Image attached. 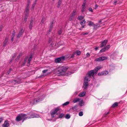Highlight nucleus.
<instances>
[{"mask_svg": "<svg viewBox=\"0 0 127 127\" xmlns=\"http://www.w3.org/2000/svg\"><path fill=\"white\" fill-rule=\"evenodd\" d=\"M27 115L26 114H19V115L17 116L16 117V121L19 122L21 121L23 119L22 122L25 120L26 119H30L32 118H38L39 117V116L38 115L36 114H33L31 115L29 117H26Z\"/></svg>", "mask_w": 127, "mask_h": 127, "instance_id": "obj_1", "label": "nucleus"}, {"mask_svg": "<svg viewBox=\"0 0 127 127\" xmlns=\"http://www.w3.org/2000/svg\"><path fill=\"white\" fill-rule=\"evenodd\" d=\"M95 74L94 70H92L89 71L85 78L83 88L84 90L86 89L88 86V82L90 81L89 79L92 76H93Z\"/></svg>", "mask_w": 127, "mask_h": 127, "instance_id": "obj_2", "label": "nucleus"}, {"mask_svg": "<svg viewBox=\"0 0 127 127\" xmlns=\"http://www.w3.org/2000/svg\"><path fill=\"white\" fill-rule=\"evenodd\" d=\"M44 97L43 96H39L37 98H33L32 99H29L30 100V103L32 105H33L34 104L37 103L42 100L44 98Z\"/></svg>", "mask_w": 127, "mask_h": 127, "instance_id": "obj_3", "label": "nucleus"}, {"mask_svg": "<svg viewBox=\"0 0 127 127\" xmlns=\"http://www.w3.org/2000/svg\"><path fill=\"white\" fill-rule=\"evenodd\" d=\"M61 110L60 109L57 108L52 112L51 113L52 117L54 118L55 116V114L57 115L61 113Z\"/></svg>", "mask_w": 127, "mask_h": 127, "instance_id": "obj_4", "label": "nucleus"}, {"mask_svg": "<svg viewBox=\"0 0 127 127\" xmlns=\"http://www.w3.org/2000/svg\"><path fill=\"white\" fill-rule=\"evenodd\" d=\"M68 67L65 66H60L58 68V71L59 73L65 72L67 70Z\"/></svg>", "mask_w": 127, "mask_h": 127, "instance_id": "obj_5", "label": "nucleus"}, {"mask_svg": "<svg viewBox=\"0 0 127 127\" xmlns=\"http://www.w3.org/2000/svg\"><path fill=\"white\" fill-rule=\"evenodd\" d=\"M75 53H73L71 54H68L65 55L64 56H62L64 57V60L67 59L71 58L74 57L75 56Z\"/></svg>", "mask_w": 127, "mask_h": 127, "instance_id": "obj_6", "label": "nucleus"}, {"mask_svg": "<svg viewBox=\"0 0 127 127\" xmlns=\"http://www.w3.org/2000/svg\"><path fill=\"white\" fill-rule=\"evenodd\" d=\"M108 57L105 56H102L96 58L95 61H96L99 62L101 61H103L104 60L107 59Z\"/></svg>", "mask_w": 127, "mask_h": 127, "instance_id": "obj_7", "label": "nucleus"}, {"mask_svg": "<svg viewBox=\"0 0 127 127\" xmlns=\"http://www.w3.org/2000/svg\"><path fill=\"white\" fill-rule=\"evenodd\" d=\"M64 60V57L61 56L59 58H56L55 60V62L56 63H60L61 61Z\"/></svg>", "mask_w": 127, "mask_h": 127, "instance_id": "obj_8", "label": "nucleus"}, {"mask_svg": "<svg viewBox=\"0 0 127 127\" xmlns=\"http://www.w3.org/2000/svg\"><path fill=\"white\" fill-rule=\"evenodd\" d=\"M107 42V40H105L101 42V43L100 44V47L102 48L104 47H105L106 46Z\"/></svg>", "mask_w": 127, "mask_h": 127, "instance_id": "obj_9", "label": "nucleus"}, {"mask_svg": "<svg viewBox=\"0 0 127 127\" xmlns=\"http://www.w3.org/2000/svg\"><path fill=\"white\" fill-rule=\"evenodd\" d=\"M24 32V30L22 28H21L20 29L19 33L17 35V37L19 38L23 34Z\"/></svg>", "mask_w": 127, "mask_h": 127, "instance_id": "obj_10", "label": "nucleus"}, {"mask_svg": "<svg viewBox=\"0 0 127 127\" xmlns=\"http://www.w3.org/2000/svg\"><path fill=\"white\" fill-rule=\"evenodd\" d=\"M9 126V124L8 123V121L7 120H5L4 124L2 125L3 127H7Z\"/></svg>", "mask_w": 127, "mask_h": 127, "instance_id": "obj_11", "label": "nucleus"}, {"mask_svg": "<svg viewBox=\"0 0 127 127\" xmlns=\"http://www.w3.org/2000/svg\"><path fill=\"white\" fill-rule=\"evenodd\" d=\"M101 68V67L100 66H97L96 67H95L94 69L93 70H94V73H96Z\"/></svg>", "mask_w": 127, "mask_h": 127, "instance_id": "obj_12", "label": "nucleus"}, {"mask_svg": "<svg viewBox=\"0 0 127 127\" xmlns=\"http://www.w3.org/2000/svg\"><path fill=\"white\" fill-rule=\"evenodd\" d=\"M11 70H12L11 68H10V69H9L8 71L7 72H5V71L3 73L2 75L3 76H5L9 74V73H10V72L11 71Z\"/></svg>", "mask_w": 127, "mask_h": 127, "instance_id": "obj_13", "label": "nucleus"}, {"mask_svg": "<svg viewBox=\"0 0 127 127\" xmlns=\"http://www.w3.org/2000/svg\"><path fill=\"white\" fill-rule=\"evenodd\" d=\"M33 56V54H31L29 57L28 58L27 60L28 61L27 62V64H30V62L31 61L32 59V58Z\"/></svg>", "mask_w": 127, "mask_h": 127, "instance_id": "obj_14", "label": "nucleus"}, {"mask_svg": "<svg viewBox=\"0 0 127 127\" xmlns=\"http://www.w3.org/2000/svg\"><path fill=\"white\" fill-rule=\"evenodd\" d=\"M80 100L81 99L80 98H79L78 97H76L74 98L73 99V102L74 103H76L80 101Z\"/></svg>", "mask_w": 127, "mask_h": 127, "instance_id": "obj_15", "label": "nucleus"}, {"mask_svg": "<svg viewBox=\"0 0 127 127\" xmlns=\"http://www.w3.org/2000/svg\"><path fill=\"white\" fill-rule=\"evenodd\" d=\"M28 58V57H26L24 59L23 63L22 64V66H24L27 62Z\"/></svg>", "mask_w": 127, "mask_h": 127, "instance_id": "obj_16", "label": "nucleus"}, {"mask_svg": "<svg viewBox=\"0 0 127 127\" xmlns=\"http://www.w3.org/2000/svg\"><path fill=\"white\" fill-rule=\"evenodd\" d=\"M29 6H27L25 10L26 12V14H29Z\"/></svg>", "mask_w": 127, "mask_h": 127, "instance_id": "obj_17", "label": "nucleus"}, {"mask_svg": "<svg viewBox=\"0 0 127 127\" xmlns=\"http://www.w3.org/2000/svg\"><path fill=\"white\" fill-rule=\"evenodd\" d=\"M8 38L7 37H6L5 40L3 44V46L5 47L8 41Z\"/></svg>", "mask_w": 127, "mask_h": 127, "instance_id": "obj_18", "label": "nucleus"}, {"mask_svg": "<svg viewBox=\"0 0 127 127\" xmlns=\"http://www.w3.org/2000/svg\"><path fill=\"white\" fill-rule=\"evenodd\" d=\"M79 104L80 106H83L84 104V102L83 100L82 99L79 101Z\"/></svg>", "mask_w": 127, "mask_h": 127, "instance_id": "obj_19", "label": "nucleus"}, {"mask_svg": "<svg viewBox=\"0 0 127 127\" xmlns=\"http://www.w3.org/2000/svg\"><path fill=\"white\" fill-rule=\"evenodd\" d=\"M53 22H52L50 26L49 30L48 31V33H50L51 32V31L52 29V28L53 26Z\"/></svg>", "mask_w": 127, "mask_h": 127, "instance_id": "obj_20", "label": "nucleus"}, {"mask_svg": "<svg viewBox=\"0 0 127 127\" xmlns=\"http://www.w3.org/2000/svg\"><path fill=\"white\" fill-rule=\"evenodd\" d=\"M81 53V52L80 51H79L78 50H77L75 51L73 53H75V55L76 54L77 55H79Z\"/></svg>", "mask_w": 127, "mask_h": 127, "instance_id": "obj_21", "label": "nucleus"}, {"mask_svg": "<svg viewBox=\"0 0 127 127\" xmlns=\"http://www.w3.org/2000/svg\"><path fill=\"white\" fill-rule=\"evenodd\" d=\"M86 92H83L82 93L79 94V96L80 97H82L84 96L86 94Z\"/></svg>", "mask_w": 127, "mask_h": 127, "instance_id": "obj_22", "label": "nucleus"}, {"mask_svg": "<svg viewBox=\"0 0 127 127\" xmlns=\"http://www.w3.org/2000/svg\"><path fill=\"white\" fill-rule=\"evenodd\" d=\"M76 10H74L71 14V15H72V17H74L76 14Z\"/></svg>", "mask_w": 127, "mask_h": 127, "instance_id": "obj_23", "label": "nucleus"}, {"mask_svg": "<svg viewBox=\"0 0 127 127\" xmlns=\"http://www.w3.org/2000/svg\"><path fill=\"white\" fill-rule=\"evenodd\" d=\"M17 55V54L16 53H15L13 54V55L12 56V58H11V61H10L9 63H11L12 62V61L14 60V58L16 57Z\"/></svg>", "mask_w": 127, "mask_h": 127, "instance_id": "obj_24", "label": "nucleus"}, {"mask_svg": "<svg viewBox=\"0 0 127 127\" xmlns=\"http://www.w3.org/2000/svg\"><path fill=\"white\" fill-rule=\"evenodd\" d=\"M37 0H35L34 2L32 4V7L31 8V10H33L34 7L35 5Z\"/></svg>", "mask_w": 127, "mask_h": 127, "instance_id": "obj_25", "label": "nucleus"}, {"mask_svg": "<svg viewBox=\"0 0 127 127\" xmlns=\"http://www.w3.org/2000/svg\"><path fill=\"white\" fill-rule=\"evenodd\" d=\"M93 26L94 27V29L96 30L100 26L98 24H96V25L94 24Z\"/></svg>", "mask_w": 127, "mask_h": 127, "instance_id": "obj_26", "label": "nucleus"}, {"mask_svg": "<svg viewBox=\"0 0 127 127\" xmlns=\"http://www.w3.org/2000/svg\"><path fill=\"white\" fill-rule=\"evenodd\" d=\"M62 0H59L57 6V7L58 8H59L60 7L62 3Z\"/></svg>", "mask_w": 127, "mask_h": 127, "instance_id": "obj_27", "label": "nucleus"}, {"mask_svg": "<svg viewBox=\"0 0 127 127\" xmlns=\"http://www.w3.org/2000/svg\"><path fill=\"white\" fill-rule=\"evenodd\" d=\"M33 24V21L32 20L31 21L30 23L29 26V28L30 30H31L32 28Z\"/></svg>", "mask_w": 127, "mask_h": 127, "instance_id": "obj_28", "label": "nucleus"}, {"mask_svg": "<svg viewBox=\"0 0 127 127\" xmlns=\"http://www.w3.org/2000/svg\"><path fill=\"white\" fill-rule=\"evenodd\" d=\"M21 53H19V55L17 56V58L15 59V60L17 62L20 58L21 56Z\"/></svg>", "mask_w": 127, "mask_h": 127, "instance_id": "obj_29", "label": "nucleus"}, {"mask_svg": "<svg viewBox=\"0 0 127 127\" xmlns=\"http://www.w3.org/2000/svg\"><path fill=\"white\" fill-rule=\"evenodd\" d=\"M94 23L91 21H88V25L89 26H93L94 25Z\"/></svg>", "mask_w": 127, "mask_h": 127, "instance_id": "obj_30", "label": "nucleus"}, {"mask_svg": "<svg viewBox=\"0 0 127 127\" xmlns=\"http://www.w3.org/2000/svg\"><path fill=\"white\" fill-rule=\"evenodd\" d=\"M118 105V103L117 102H115L112 105V106L114 107L117 106Z\"/></svg>", "mask_w": 127, "mask_h": 127, "instance_id": "obj_31", "label": "nucleus"}, {"mask_svg": "<svg viewBox=\"0 0 127 127\" xmlns=\"http://www.w3.org/2000/svg\"><path fill=\"white\" fill-rule=\"evenodd\" d=\"M102 73L103 75H106L108 73V72L107 71H102Z\"/></svg>", "mask_w": 127, "mask_h": 127, "instance_id": "obj_32", "label": "nucleus"}, {"mask_svg": "<svg viewBox=\"0 0 127 127\" xmlns=\"http://www.w3.org/2000/svg\"><path fill=\"white\" fill-rule=\"evenodd\" d=\"M28 14H25V16L24 20V21H25V22L26 21V20L28 17Z\"/></svg>", "mask_w": 127, "mask_h": 127, "instance_id": "obj_33", "label": "nucleus"}, {"mask_svg": "<svg viewBox=\"0 0 127 127\" xmlns=\"http://www.w3.org/2000/svg\"><path fill=\"white\" fill-rule=\"evenodd\" d=\"M70 116L68 114H67L65 116V118L67 119H68L70 118Z\"/></svg>", "mask_w": 127, "mask_h": 127, "instance_id": "obj_34", "label": "nucleus"}, {"mask_svg": "<svg viewBox=\"0 0 127 127\" xmlns=\"http://www.w3.org/2000/svg\"><path fill=\"white\" fill-rule=\"evenodd\" d=\"M106 51L105 48H102L100 51V53L104 52Z\"/></svg>", "mask_w": 127, "mask_h": 127, "instance_id": "obj_35", "label": "nucleus"}, {"mask_svg": "<svg viewBox=\"0 0 127 127\" xmlns=\"http://www.w3.org/2000/svg\"><path fill=\"white\" fill-rule=\"evenodd\" d=\"M64 114L63 113H61L60 114L59 116V117L60 118H62L64 117Z\"/></svg>", "mask_w": 127, "mask_h": 127, "instance_id": "obj_36", "label": "nucleus"}, {"mask_svg": "<svg viewBox=\"0 0 127 127\" xmlns=\"http://www.w3.org/2000/svg\"><path fill=\"white\" fill-rule=\"evenodd\" d=\"M110 47V45H108L106 46L104 48H105L106 50H107Z\"/></svg>", "mask_w": 127, "mask_h": 127, "instance_id": "obj_37", "label": "nucleus"}, {"mask_svg": "<svg viewBox=\"0 0 127 127\" xmlns=\"http://www.w3.org/2000/svg\"><path fill=\"white\" fill-rule=\"evenodd\" d=\"M84 18V16H79L78 17V19L79 20H81L83 19Z\"/></svg>", "mask_w": 127, "mask_h": 127, "instance_id": "obj_38", "label": "nucleus"}, {"mask_svg": "<svg viewBox=\"0 0 127 127\" xmlns=\"http://www.w3.org/2000/svg\"><path fill=\"white\" fill-rule=\"evenodd\" d=\"M86 21L85 20H83L82 22H81L80 23L81 24V25H84L86 23Z\"/></svg>", "mask_w": 127, "mask_h": 127, "instance_id": "obj_39", "label": "nucleus"}, {"mask_svg": "<svg viewBox=\"0 0 127 127\" xmlns=\"http://www.w3.org/2000/svg\"><path fill=\"white\" fill-rule=\"evenodd\" d=\"M54 39H52L51 38H50L49 39V43H51L52 41H53Z\"/></svg>", "mask_w": 127, "mask_h": 127, "instance_id": "obj_40", "label": "nucleus"}, {"mask_svg": "<svg viewBox=\"0 0 127 127\" xmlns=\"http://www.w3.org/2000/svg\"><path fill=\"white\" fill-rule=\"evenodd\" d=\"M69 102V101H67L63 104V106H65L68 105Z\"/></svg>", "mask_w": 127, "mask_h": 127, "instance_id": "obj_41", "label": "nucleus"}, {"mask_svg": "<svg viewBox=\"0 0 127 127\" xmlns=\"http://www.w3.org/2000/svg\"><path fill=\"white\" fill-rule=\"evenodd\" d=\"M88 34V32H82L81 34V35H87Z\"/></svg>", "mask_w": 127, "mask_h": 127, "instance_id": "obj_42", "label": "nucleus"}, {"mask_svg": "<svg viewBox=\"0 0 127 127\" xmlns=\"http://www.w3.org/2000/svg\"><path fill=\"white\" fill-rule=\"evenodd\" d=\"M82 9L81 11L82 12H84L86 10V8L85 7H82Z\"/></svg>", "mask_w": 127, "mask_h": 127, "instance_id": "obj_43", "label": "nucleus"}, {"mask_svg": "<svg viewBox=\"0 0 127 127\" xmlns=\"http://www.w3.org/2000/svg\"><path fill=\"white\" fill-rule=\"evenodd\" d=\"M79 116H81L83 115V113L82 112H79Z\"/></svg>", "mask_w": 127, "mask_h": 127, "instance_id": "obj_44", "label": "nucleus"}, {"mask_svg": "<svg viewBox=\"0 0 127 127\" xmlns=\"http://www.w3.org/2000/svg\"><path fill=\"white\" fill-rule=\"evenodd\" d=\"M44 17H43L42 18V19L41 20V24H43L44 23Z\"/></svg>", "mask_w": 127, "mask_h": 127, "instance_id": "obj_45", "label": "nucleus"}, {"mask_svg": "<svg viewBox=\"0 0 127 127\" xmlns=\"http://www.w3.org/2000/svg\"><path fill=\"white\" fill-rule=\"evenodd\" d=\"M62 33V29H60L59 31L58 32V33L59 35H60Z\"/></svg>", "mask_w": 127, "mask_h": 127, "instance_id": "obj_46", "label": "nucleus"}, {"mask_svg": "<svg viewBox=\"0 0 127 127\" xmlns=\"http://www.w3.org/2000/svg\"><path fill=\"white\" fill-rule=\"evenodd\" d=\"M86 1H84L82 5V7H85L86 3Z\"/></svg>", "mask_w": 127, "mask_h": 127, "instance_id": "obj_47", "label": "nucleus"}, {"mask_svg": "<svg viewBox=\"0 0 127 127\" xmlns=\"http://www.w3.org/2000/svg\"><path fill=\"white\" fill-rule=\"evenodd\" d=\"M3 120V118L2 117L0 118V123L2 122Z\"/></svg>", "mask_w": 127, "mask_h": 127, "instance_id": "obj_48", "label": "nucleus"}, {"mask_svg": "<svg viewBox=\"0 0 127 127\" xmlns=\"http://www.w3.org/2000/svg\"><path fill=\"white\" fill-rule=\"evenodd\" d=\"M74 17H72V15H71L69 18V20L70 21H71L72 20L73 18Z\"/></svg>", "mask_w": 127, "mask_h": 127, "instance_id": "obj_49", "label": "nucleus"}, {"mask_svg": "<svg viewBox=\"0 0 127 127\" xmlns=\"http://www.w3.org/2000/svg\"><path fill=\"white\" fill-rule=\"evenodd\" d=\"M28 4H27V6H29V5L30 3V0H28Z\"/></svg>", "mask_w": 127, "mask_h": 127, "instance_id": "obj_50", "label": "nucleus"}, {"mask_svg": "<svg viewBox=\"0 0 127 127\" xmlns=\"http://www.w3.org/2000/svg\"><path fill=\"white\" fill-rule=\"evenodd\" d=\"M89 11H91V12H93V9L91 8H90L89 9Z\"/></svg>", "mask_w": 127, "mask_h": 127, "instance_id": "obj_51", "label": "nucleus"}, {"mask_svg": "<svg viewBox=\"0 0 127 127\" xmlns=\"http://www.w3.org/2000/svg\"><path fill=\"white\" fill-rule=\"evenodd\" d=\"M103 74H102V72L101 73H99L98 74V75L99 76L103 75Z\"/></svg>", "mask_w": 127, "mask_h": 127, "instance_id": "obj_52", "label": "nucleus"}, {"mask_svg": "<svg viewBox=\"0 0 127 127\" xmlns=\"http://www.w3.org/2000/svg\"><path fill=\"white\" fill-rule=\"evenodd\" d=\"M48 70L47 69L44 70L42 71V72L44 73H45Z\"/></svg>", "mask_w": 127, "mask_h": 127, "instance_id": "obj_53", "label": "nucleus"}, {"mask_svg": "<svg viewBox=\"0 0 127 127\" xmlns=\"http://www.w3.org/2000/svg\"><path fill=\"white\" fill-rule=\"evenodd\" d=\"M15 36V32H13L12 33V35L11 36V37H14Z\"/></svg>", "mask_w": 127, "mask_h": 127, "instance_id": "obj_54", "label": "nucleus"}, {"mask_svg": "<svg viewBox=\"0 0 127 127\" xmlns=\"http://www.w3.org/2000/svg\"><path fill=\"white\" fill-rule=\"evenodd\" d=\"M3 26L2 25H1L0 26V31H1L2 29Z\"/></svg>", "mask_w": 127, "mask_h": 127, "instance_id": "obj_55", "label": "nucleus"}, {"mask_svg": "<svg viewBox=\"0 0 127 127\" xmlns=\"http://www.w3.org/2000/svg\"><path fill=\"white\" fill-rule=\"evenodd\" d=\"M98 7V5L97 4H96L95 6V9H97Z\"/></svg>", "mask_w": 127, "mask_h": 127, "instance_id": "obj_56", "label": "nucleus"}, {"mask_svg": "<svg viewBox=\"0 0 127 127\" xmlns=\"http://www.w3.org/2000/svg\"><path fill=\"white\" fill-rule=\"evenodd\" d=\"M117 2V1H115L114 2V4L115 5H116Z\"/></svg>", "mask_w": 127, "mask_h": 127, "instance_id": "obj_57", "label": "nucleus"}, {"mask_svg": "<svg viewBox=\"0 0 127 127\" xmlns=\"http://www.w3.org/2000/svg\"><path fill=\"white\" fill-rule=\"evenodd\" d=\"M87 56L88 57H90V54L89 53H87L86 54Z\"/></svg>", "mask_w": 127, "mask_h": 127, "instance_id": "obj_58", "label": "nucleus"}, {"mask_svg": "<svg viewBox=\"0 0 127 127\" xmlns=\"http://www.w3.org/2000/svg\"><path fill=\"white\" fill-rule=\"evenodd\" d=\"M98 49V47H96L95 48V49L96 50Z\"/></svg>", "mask_w": 127, "mask_h": 127, "instance_id": "obj_59", "label": "nucleus"}, {"mask_svg": "<svg viewBox=\"0 0 127 127\" xmlns=\"http://www.w3.org/2000/svg\"><path fill=\"white\" fill-rule=\"evenodd\" d=\"M110 113V112H107V113H105L104 114L105 115H106L108 114H109V113Z\"/></svg>", "mask_w": 127, "mask_h": 127, "instance_id": "obj_60", "label": "nucleus"}, {"mask_svg": "<svg viewBox=\"0 0 127 127\" xmlns=\"http://www.w3.org/2000/svg\"><path fill=\"white\" fill-rule=\"evenodd\" d=\"M11 37V40L12 41H13V39H14V37Z\"/></svg>", "mask_w": 127, "mask_h": 127, "instance_id": "obj_61", "label": "nucleus"}, {"mask_svg": "<svg viewBox=\"0 0 127 127\" xmlns=\"http://www.w3.org/2000/svg\"><path fill=\"white\" fill-rule=\"evenodd\" d=\"M82 25V28H84V26L85 25Z\"/></svg>", "mask_w": 127, "mask_h": 127, "instance_id": "obj_62", "label": "nucleus"}, {"mask_svg": "<svg viewBox=\"0 0 127 127\" xmlns=\"http://www.w3.org/2000/svg\"><path fill=\"white\" fill-rule=\"evenodd\" d=\"M78 92H76L74 93V94L75 95H77L78 94Z\"/></svg>", "mask_w": 127, "mask_h": 127, "instance_id": "obj_63", "label": "nucleus"}, {"mask_svg": "<svg viewBox=\"0 0 127 127\" xmlns=\"http://www.w3.org/2000/svg\"><path fill=\"white\" fill-rule=\"evenodd\" d=\"M79 29L80 30H81V29Z\"/></svg>", "mask_w": 127, "mask_h": 127, "instance_id": "obj_64", "label": "nucleus"}]
</instances>
